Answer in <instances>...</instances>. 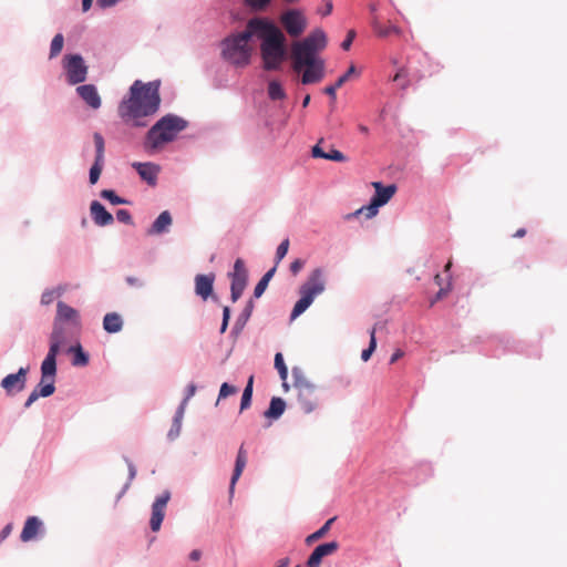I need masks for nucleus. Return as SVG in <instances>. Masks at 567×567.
Masks as SVG:
<instances>
[{
  "mask_svg": "<svg viewBox=\"0 0 567 567\" xmlns=\"http://www.w3.org/2000/svg\"><path fill=\"white\" fill-rule=\"evenodd\" d=\"M237 392V388L234 385H230L228 383H223L219 390L218 399H225L231 394H235Z\"/></svg>",
  "mask_w": 567,
  "mask_h": 567,
  "instance_id": "49530a36",
  "label": "nucleus"
},
{
  "mask_svg": "<svg viewBox=\"0 0 567 567\" xmlns=\"http://www.w3.org/2000/svg\"><path fill=\"white\" fill-rule=\"evenodd\" d=\"M355 72V66L350 65L348 71L343 75H341L334 84L324 87V93L329 95L332 100H336L337 90L340 89Z\"/></svg>",
  "mask_w": 567,
  "mask_h": 567,
  "instance_id": "7c9ffc66",
  "label": "nucleus"
},
{
  "mask_svg": "<svg viewBox=\"0 0 567 567\" xmlns=\"http://www.w3.org/2000/svg\"><path fill=\"white\" fill-rule=\"evenodd\" d=\"M379 207L380 206H374V203L371 200L368 206H363L357 209L354 213L347 215V219L359 216L361 214H364L367 218H372L378 214Z\"/></svg>",
  "mask_w": 567,
  "mask_h": 567,
  "instance_id": "e433bc0d",
  "label": "nucleus"
},
{
  "mask_svg": "<svg viewBox=\"0 0 567 567\" xmlns=\"http://www.w3.org/2000/svg\"><path fill=\"white\" fill-rule=\"evenodd\" d=\"M90 213L93 221L97 226H107L111 225L114 220L111 213H109L105 207L97 200H93L90 206Z\"/></svg>",
  "mask_w": 567,
  "mask_h": 567,
  "instance_id": "412c9836",
  "label": "nucleus"
},
{
  "mask_svg": "<svg viewBox=\"0 0 567 567\" xmlns=\"http://www.w3.org/2000/svg\"><path fill=\"white\" fill-rule=\"evenodd\" d=\"M101 196L107 200L111 202V204L113 205H121V204H126V200L118 197L114 190L112 189H104L101 192Z\"/></svg>",
  "mask_w": 567,
  "mask_h": 567,
  "instance_id": "37998d69",
  "label": "nucleus"
},
{
  "mask_svg": "<svg viewBox=\"0 0 567 567\" xmlns=\"http://www.w3.org/2000/svg\"><path fill=\"white\" fill-rule=\"evenodd\" d=\"M56 372L50 375H43V370L41 369V381L39 385L30 393L27 399L24 406L30 408L40 396L48 398L52 395L55 391L54 380Z\"/></svg>",
  "mask_w": 567,
  "mask_h": 567,
  "instance_id": "ddd939ff",
  "label": "nucleus"
},
{
  "mask_svg": "<svg viewBox=\"0 0 567 567\" xmlns=\"http://www.w3.org/2000/svg\"><path fill=\"white\" fill-rule=\"evenodd\" d=\"M406 78V73L404 72L403 69H401L400 71L396 72V74L393 76V81L398 82L402 79Z\"/></svg>",
  "mask_w": 567,
  "mask_h": 567,
  "instance_id": "0e129e2a",
  "label": "nucleus"
},
{
  "mask_svg": "<svg viewBox=\"0 0 567 567\" xmlns=\"http://www.w3.org/2000/svg\"><path fill=\"white\" fill-rule=\"evenodd\" d=\"M305 266V261L302 259H296L290 264V271L293 276H296Z\"/></svg>",
  "mask_w": 567,
  "mask_h": 567,
  "instance_id": "3c124183",
  "label": "nucleus"
},
{
  "mask_svg": "<svg viewBox=\"0 0 567 567\" xmlns=\"http://www.w3.org/2000/svg\"><path fill=\"white\" fill-rule=\"evenodd\" d=\"M275 272H276V266H275V267H272L271 269H269V270H268V271L262 276L261 280H262L264 282L269 284V281H270V279L274 277Z\"/></svg>",
  "mask_w": 567,
  "mask_h": 567,
  "instance_id": "052dcab7",
  "label": "nucleus"
},
{
  "mask_svg": "<svg viewBox=\"0 0 567 567\" xmlns=\"http://www.w3.org/2000/svg\"><path fill=\"white\" fill-rule=\"evenodd\" d=\"M289 249V239H285L280 243L276 251V266L285 258Z\"/></svg>",
  "mask_w": 567,
  "mask_h": 567,
  "instance_id": "a18cd8bd",
  "label": "nucleus"
},
{
  "mask_svg": "<svg viewBox=\"0 0 567 567\" xmlns=\"http://www.w3.org/2000/svg\"><path fill=\"white\" fill-rule=\"evenodd\" d=\"M324 271L321 268H316L310 272L307 280L300 286V299L296 302L292 309L291 319H296L301 313H303L313 302L315 298L321 295L324 291Z\"/></svg>",
  "mask_w": 567,
  "mask_h": 567,
  "instance_id": "423d86ee",
  "label": "nucleus"
},
{
  "mask_svg": "<svg viewBox=\"0 0 567 567\" xmlns=\"http://www.w3.org/2000/svg\"><path fill=\"white\" fill-rule=\"evenodd\" d=\"M172 225V216L165 210L159 214V216L153 223L151 229H148V235L154 234H163L168 230V227Z\"/></svg>",
  "mask_w": 567,
  "mask_h": 567,
  "instance_id": "bb28decb",
  "label": "nucleus"
},
{
  "mask_svg": "<svg viewBox=\"0 0 567 567\" xmlns=\"http://www.w3.org/2000/svg\"><path fill=\"white\" fill-rule=\"evenodd\" d=\"M93 141L95 145V159L99 162H104V138L100 133H94Z\"/></svg>",
  "mask_w": 567,
  "mask_h": 567,
  "instance_id": "ea45409f",
  "label": "nucleus"
},
{
  "mask_svg": "<svg viewBox=\"0 0 567 567\" xmlns=\"http://www.w3.org/2000/svg\"><path fill=\"white\" fill-rule=\"evenodd\" d=\"M135 475H136V468L132 463H130L128 464V482L126 483L125 488L128 487L131 482L135 478Z\"/></svg>",
  "mask_w": 567,
  "mask_h": 567,
  "instance_id": "13d9d810",
  "label": "nucleus"
},
{
  "mask_svg": "<svg viewBox=\"0 0 567 567\" xmlns=\"http://www.w3.org/2000/svg\"><path fill=\"white\" fill-rule=\"evenodd\" d=\"M246 464H247V450L245 449V445L241 444L238 450V453H237L235 468H234V473H233V476L230 480V486H229L230 494L234 493L235 485H236L237 481L239 480L240 475L243 474Z\"/></svg>",
  "mask_w": 567,
  "mask_h": 567,
  "instance_id": "393cba45",
  "label": "nucleus"
},
{
  "mask_svg": "<svg viewBox=\"0 0 567 567\" xmlns=\"http://www.w3.org/2000/svg\"><path fill=\"white\" fill-rule=\"evenodd\" d=\"M42 527V522L37 516L28 517L22 528L20 538L27 543L35 538Z\"/></svg>",
  "mask_w": 567,
  "mask_h": 567,
  "instance_id": "a878e982",
  "label": "nucleus"
},
{
  "mask_svg": "<svg viewBox=\"0 0 567 567\" xmlns=\"http://www.w3.org/2000/svg\"><path fill=\"white\" fill-rule=\"evenodd\" d=\"M375 327H373L370 331V343H369V347L368 349H364L361 353V359L363 361H368L372 353L374 352L375 348H377V339H375Z\"/></svg>",
  "mask_w": 567,
  "mask_h": 567,
  "instance_id": "4c0bfd02",
  "label": "nucleus"
},
{
  "mask_svg": "<svg viewBox=\"0 0 567 567\" xmlns=\"http://www.w3.org/2000/svg\"><path fill=\"white\" fill-rule=\"evenodd\" d=\"M120 0H97V4L102 8L115 6Z\"/></svg>",
  "mask_w": 567,
  "mask_h": 567,
  "instance_id": "bf43d9fd",
  "label": "nucleus"
},
{
  "mask_svg": "<svg viewBox=\"0 0 567 567\" xmlns=\"http://www.w3.org/2000/svg\"><path fill=\"white\" fill-rule=\"evenodd\" d=\"M116 218L120 223L123 224H132V216L131 213L126 209H118L116 212Z\"/></svg>",
  "mask_w": 567,
  "mask_h": 567,
  "instance_id": "de8ad7c7",
  "label": "nucleus"
},
{
  "mask_svg": "<svg viewBox=\"0 0 567 567\" xmlns=\"http://www.w3.org/2000/svg\"><path fill=\"white\" fill-rule=\"evenodd\" d=\"M292 69L296 72L303 70L301 75L302 84L318 83L323 79L324 62L322 59L310 58L309 62H303L302 58H291Z\"/></svg>",
  "mask_w": 567,
  "mask_h": 567,
  "instance_id": "1a4fd4ad",
  "label": "nucleus"
},
{
  "mask_svg": "<svg viewBox=\"0 0 567 567\" xmlns=\"http://www.w3.org/2000/svg\"><path fill=\"white\" fill-rule=\"evenodd\" d=\"M187 122L173 114H167L157 121L147 132L145 148L155 151L162 145L175 140L177 134L185 130Z\"/></svg>",
  "mask_w": 567,
  "mask_h": 567,
  "instance_id": "7ed1b4c3",
  "label": "nucleus"
},
{
  "mask_svg": "<svg viewBox=\"0 0 567 567\" xmlns=\"http://www.w3.org/2000/svg\"><path fill=\"white\" fill-rule=\"evenodd\" d=\"M81 327H73L71 323L53 322L50 336V349L42 361L43 375L54 374L56 371V355L60 348L78 336Z\"/></svg>",
  "mask_w": 567,
  "mask_h": 567,
  "instance_id": "20e7f679",
  "label": "nucleus"
},
{
  "mask_svg": "<svg viewBox=\"0 0 567 567\" xmlns=\"http://www.w3.org/2000/svg\"><path fill=\"white\" fill-rule=\"evenodd\" d=\"M268 284L267 282H264L261 279L259 280V282L256 285L255 287V290H254V296L255 298H259L261 297V295L265 292L266 288H267Z\"/></svg>",
  "mask_w": 567,
  "mask_h": 567,
  "instance_id": "864d4df0",
  "label": "nucleus"
},
{
  "mask_svg": "<svg viewBox=\"0 0 567 567\" xmlns=\"http://www.w3.org/2000/svg\"><path fill=\"white\" fill-rule=\"evenodd\" d=\"M526 235V229L525 228H519L516 230V233L513 235V237L515 238H522Z\"/></svg>",
  "mask_w": 567,
  "mask_h": 567,
  "instance_id": "338daca9",
  "label": "nucleus"
},
{
  "mask_svg": "<svg viewBox=\"0 0 567 567\" xmlns=\"http://www.w3.org/2000/svg\"><path fill=\"white\" fill-rule=\"evenodd\" d=\"M371 27L374 32V34L378 38L385 39L390 35H398L401 37L403 31L398 25L393 24L391 21H388L386 23H382L378 16H374L371 19Z\"/></svg>",
  "mask_w": 567,
  "mask_h": 567,
  "instance_id": "a211bd4d",
  "label": "nucleus"
},
{
  "mask_svg": "<svg viewBox=\"0 0 567 567\" xmlns=\"http://www.w3.org/2000/svg\"><path fill=\"white\" fill-rule=\"evenodd\" d=\"M64 69L70 84H79L86 80L87 66L81 55H66L64 58Z\"/></svg>",
  "mask_w": 567,
  "mask_h": 567,
  "instance_id": "f8f14e48",
  "label": "nucleus"
},
{
  "mask_svg": "<svg viewBox=\"0 0 567 567\" xmlns=\"http://www.w3.org/2000/svg\"><path fill=\"white\" fill-rule=\"evenodd\" d=\"M93 0H82L83 11H87L92 6Z\"/></svg>",
  "mask_w": 567,
  "mask_h": 567,
  "instance_id": "774afa93",
  "label": "nucleus"
},
{
  "mask_svg": "<svg viewBox=\"0 0 567 567\" xmlns=\"http://www.w3.org/2000/svg\"><path fill=\"white\" fill-rule=\"evenodd\" d=\"M215 275H197L195 277V292L204 300L213 293Z\"/></svg>",
  "mask_w": 567,
  "mask_h": 567,
  "instance_id": "4be33fe9",
  "label": "nucleus"
},
{
  "mask_svg": "<svg viewBox=\"0 0 567 567\" xmlns=\"http://www.w3.org/2000/svg\"><path fill=\"white\" fill-rule=\"evenodd\" d=\"M70 351L74 353V358L72 361L74 365L84 367L87 364L89 355L83 351L80 344H78L76 347H71Z\"/></svg>",
  "mask_w": 567,
  "mask_h": 567,
  "instance_id": "f704fd0d",
  "label": "nucleus"
},
{
  "mask_svg": "<svg viewBox=\"0 0 567 567\" xmlns=\"http://www.w3.org/2000/svg\"><path fill=\"white\" fill-rule=\"evenodd\" d=\"M63 43H64V39H63V35L61 33H58L54 35V38L52 39V42H51V48H50V58H55L56 55H59L63 49Z\"/></svg>",
  "mask_w": 567,
  "mask_h": 567,
  "instance_id": "58836bf2",
  "label": "nucleus"
},
{
  "mask_svg": "<svg viewBox=\"0 0 567 567\" xmlns=\"http://www.w3.org/2000/svg\"><path fill=\"white\" fill-rule=\"evenodd\" d=\"M286 409V402L278 396H274L270 401L268 410L265 412V416L268 419L280 417Z\"/></svg>",
  "mask_w": 567,
  "mask_h": 567,
  "instance_id": "c756f323",
  "label": "nucleus"
},
{
  "mask_svg": "<svg viewBox=\"0 0 567 567\" xmlns=\"http://www.w3.org/2000/svg\"><path fill=\"white\" fill-rule=\"evenodd\" d=\"M244 4L252 12H264L272 0H243Z\"/></svg>",
  "mask_w": 567,
  "mask_h": 567,
  "instance_id": "c9c22d12",
  "label": "nucleus"
},
{
  "mask_svg": "<svg viewBox=\"0 0 567 567\" xmlns=\"http://www.w3.org/2000/svg\"><path fill=\"white\" fill-rule=\"evenodd\" d=\"M104 162H99L97 159L94 161V164L92 165L90 169V183L93 185L97 183L100 175L103 169Z\"/></svg>",
  "mask_w": 567,
  "mask_h": 567,
  "instance_id": "79ce46f5",
  "label": "nucleus"
},
{
  "mask_svg": "<svg viewBox=\"0 0 567 567\" xmlns=\"http://www.w3.org/2000/svg\"><path fill=\"white\" fill-rule=\"evenodd\" d=\"M268 95L272 101L284 100L286 97L285 90L278 81H270L268 84Z\"/></svg>",
  "mask_w": 567,
  "mask_h": 567,
  "instance_id": "473e14b6",
  "label": "nucleus"
},
{
  "mask_svg": "<svg viewBox=\"0 0 567 567\" xmlns=\"http://www.w3.org/2000/svg\"><path fill=\"white\" fill-rule=\"evenodd\" d=\"M252 37L261 40L260 53L266 70H277L287 55L286 37L284 32L267 18L249 20Z\"/></svg>",
  "mask_w": 567,
  "mask_h": 567,
  "instance_id": "f03ea898",
  "label": "nucleus"
},
{
  "mask_svg": "<svg viewBox=\"0 0 567 567\" xmlns=\"http://www.w3.org/2000/svg\"><path fill=\"white\" fill-rule=\"evenodd\" d=\"M339 549L337 542H329L317 546L311 555L308 557V567H320L324 557L333 555Z\"/></svg>",
  "mask_w": 567,
  "mask_h": 567,
  "instance_id": "dca6fc26",
  "label": "nucleus"
},
{
  "mask_svg": "<svg viewBox=\"0 0 567 567\" xmlns=\"http://www.w3.org/2000/svg\"><path fill=\"white\" fill-rule=\"evenodd\" d=\"M292 378L300 409L305 413L313 412L319 403L316 385L307 379L301 368H292Z\"/></svg>",
  "mask_w": 567,
  "mask_h": 567,
  "instance_id": "0eeeda50",
  "label": "nucleus"
},
{
  "mask_svg": "<svg viewBox=\"0 0 567 567\" xmlns=\"http://www.w3.org/2000/svg\"><path fill=\"white\" fill-rule=\"evenodd\" d=\"M202 557V551L199 549H194L190 551L189 554V558L194 561H197L199 560Z\"/></svg>",
  "mask_w": 567,
  "mask_h": 567,
  "instance_id": "e2e57ef3",
  "label": "nucleus"
},
{
  "mask_svg": "<svg viewBox=\"0 0 567 567\" xmlns=\"http://www.w3.org/2000/svg\"><path fill=\"white\" fill-rule=\"evenodd\" d=\"M123 320L116 312L106 313L103 319V328L109 333H116L122 330Z\"/></svg>",
  "mask_w": 567,
  "mask_h": 567,
  "instance_id": "cd10ccee",
  "label": "nucleus"
},
{
  "mask_svg": "<svg viewBox=\"0 0 567 567\" xmlns=\"http://www.w3.org/2000/svg\"><path fill=\"white\" fill-rule=\"evenodd\" d=\"M357 33L354 30H349L348 33H347V37L346 39L343 40V42L341 43V48L346 51H348L350 48H351V44L355 38Z\"/></svg>",
  "mask_w": 567,
  "mask_h": 567,
  "instance_id": "09e8293b",
  "label": "nucleus"
},
{
  "mask_svg": "<svg viewBox=\"0 0 567 567\" xmlns=\"http://www.w3.org/2000/svg\"><path fill=\"white\" fill-rule=\"evenodd\" d=\"M12 532V524H8L3 527V529L0 533V543L4 540Z\"/></svg>",
  "mask_w": 567,
  "mask_h": 567,
  "instance_id": "4d7b16f0",
  "label": "nucleus"
},
{
  "mask_svg": "<svg viewBox=\"0 0 567 567\" xmlns=\"http://www.w3.org/2000/svg\"><path fill=\"white\" fill-rule=\"evenodd\" d=\"M195 392H196V385L190 383L187 386V394H186L185 399L183 400V402H185V406L187 405L188 400L195 394Z\"/></svg>",
  "mask_w": 567,
  "mask_h": 567,
  "instance_id": "6e6d98bb",
  "label": "nucleus"
},
{
  "mask_svg": "<svg viewBox=\"0 0 567 567\" xmlns=\"http://www.w3.org/2000/svg\"><path fill=\"white\" fill-rule=\"evenodd\" d=\"M279 21L285 31L292 38L300 37L307 29L308 20L300 9H288L281 13Z\"/></svg>",
  "mask_w": 567,
  "mask_h": 567,
  "instance_id": "9d476101",
  "label": "nucleus"
},
{
  "mask_svg": "<svg viewBox=\"0 0 567 567\" xmlns=\"http://www.w3.org/2000/svg\"><path fill=\"white\" fill-rule=\"evenodd\" d=\"M404 355V352L401 349H398L393 352L390 359V363L396 362L399 359H401Z\"/></svg>",
  "mask_w": 567,
  "mask_h": 567,
  "instance_id": "680f3d73",
  "label": "nucleus"
},
{
  "mask_svg": "<svg viewBox=\"0 0 567 567\" xmlns=\"http://www.w3.org/2000/svg\"><path fill=\"white\" fill-rule=\"evenodd\" d=\"M252 384H254V375H250L248 379L247 385L243 392L241 402H240V411H244L250 406L251 396H252Z\"/></svg>",
  "mask_w": 567,
  "mask_h": 567,
  "instance_id": "72a5a7b5",
  "label": "nucleus"
},
{
  "mask_svg": "<svg viewBox=\"0 0 567 567\" xmlns=\"http://www.w3.org/2000/svg\"><path fill=\"white\" fill-rule=\"evenodd\" d=\"M62 291L60 289L45 290L41 296L42 305H50L53 302L55 297L61 296Z\"/></svg>",
  "mask_w": 567,
  "mask_h": 567,
  "instance_id": "c03bdc74",
  "label": "nucleus"
},
{
  "mask_svg": "<svg viewBox=\"0 0 567 567\" xmlns=\"http://www.w3.org/2000/svg\"><path fill=\"white\" fill-rule=\"evenodd\" d=\"M184 413H185V402H182L181 405L178 406L176 413H175V416L173 419V424H172V427L171 430L168 431V439L169 440H175L179 433H181V429H182V421H183V417H184Z\"/></svg>",
  "mask_w": 567,
  "mask_h": 567,
  "instance_id": "c85d7f7f",
  "label": "nucleus"
},
{
  "mask_svg": "<svg viewBox=\"0 0 567 567\" xmlns=\"http://www.w3.org/2000/svg\"><path fill=\"white\" fill-rule=\"evenodd\" d=\"M336 520V517H332L330 519H328L322 527H320L318 530H316L315 533L310 534L309 536H307L306 538V544L307 545H311L312 543L321 539L322 537L326 536V534L329 532L332 523Z\"/></svg>",
  "mask_w": 567,
  "mask_h": 567,
  "instance_id": "2f4dec72",
  "label": "nucleus"
},
{
  "mask_svg": "<svg viewBox=\"0 0 567 567\" xmlns=\"http://www.w3.org/2000/svg\"><path fill=\"white\" fill-rule=\"evenodd\" d=\"M275 368L278 370L280 379L286 381L288 378V369L280 352L276 353L275 355Z\"/></svg>",
  "mask_w": 567,
  "mask_h": 567,
  "instance_id": "a19ab883",
  "label": "nucleus"
},
{
  "mask_svg": "<svg viewBox=\"0 0 567 567\" xmlns=\"http://www.w3.org/2000/svg\"><path fill=\"white\" fill-rule=\"evenodd\" d=\"M132 166L137 171L141 178L150 185H155L159 167L152 163H133Z\"/></svg>",
  "mask_w": 567,
  "mask_h": 567,
  "instance_id": "5701e85b",
  "label": "nucleus"
},
{
  "mask_svg": "<svg viewBox=\"0 0 567 567\" xmlns=\"http://www.w3.org/2000/svg\"><path fill=\"white\" fill-rule=\"evenodd\" d=\"M126 282L132 286V287H137V288H142L144 286V282L141 278L138 277H134V276H128L126 277Z\"/></svg>",
  "mask_w": 567,
  "mask_h": 567,
  "instance_id": "5fc2aeb1",
  "label": "nucleus"
},
{
  "mask_svg": "<svg viewBox=\"0 0 567 567\" xmlns=\"http://www.w3.org/2000/svg\"><path fill=\"white\" fill-rule=\"evenodd\" d=\"M372 186L375 189V194L371 198L374 203V206H383L385 205L395 194L396 186L394 184L383 186L380 182H373Z\"/></svg>",
  "mask_w": 567,
  "mask_h": 567,
  "instance_id": "6ab92c4d",
  "label": "nucleus"
},
{
  "mask_svg": "<svg viewBox=\"0 0 567 567\" xmlns=\"http://www.w3.org/2000/svg\"><path fill=\"white\" fill-rule=\"evenodd\" d=\"M171 499V492L164 491L161 495L156 497L152 505V516L150 520V526L153 532H158L162 525V522L165 517V508Z\"/></svg>",
  "mask_w": 567,
  "mask_h": 567,
  "instance_id": "4468645a",
  "label": "nucleus"
},
{
  "mask_svg": "<svg viewBox=\"0 0 567 567\" xmlns=\"http://www.w3.org/2000/svg\"><path fill=\"white\" fill-rule=\"evenodd\" d=\"M323 143H324L323 138H320L318 141V143L312 147V150H311L312 157L323 158V159L339 162V163L347 161V157L344 156V154L333 147H330L329 151L326 152L322 147Z\"/></svg>",
  "mask_w": 567,
  "mask_h": 567,
  "instance_id": "aec40b11",
  "label": "nucleus"
},
{
  "mask_svg": "<svg viewBox=\"0 0 567 567\" xmlns=\"http://www.w3.org/2000/svg\"><path fill=\"white\" fill-rule=\"evenodd\" d=\"M231 279L230 299L236 302L243 295L248 280V271L243 259L238 258L234 264V270L228 275Z\"/></svg>",
  "mask_w": 567,
  "mask_h": 567,
  "instance_id": "9b49d317",
  "label": "nucleus"
},
{
  "mask_svg": "<svg viewBox=\"0 0 567 567\" xmlns=\"http://www.w3.org/2000/svg\"><path fill=\"white\" fill-rule=\"evenodd\" d=\"M54 322H65L71 323L73 327H81V319L78 310L68 306L63 301H59L56 305Z\"/></svg>",
  "mask_w": 567,
  "mask_h": 567,
  "instance_id": "f3484780",
  "label": "nucleus"
},
{
  "mask_svg": "<svg viewBox=\"0 0 567 567\" xmlns=\"http://www.w3.org/2000/svg\"><path fill=\"white\" fill-rule=\"evenodd\" d=\"M76 92L92 109H99L101 106V97L93 84L81 85L76 89Z\"/></svg>",
  "mask_w": 567,
  "mask_h": 567,
  "instance_id": "b1692460",
  "label": "nucleus"
},
{
  "mask_svg": "<svg viewBox=\"0 0 567 567\" xmlns=\"http://www.w3.org/2000/svg\"><path fill=\"white\" fill-rule=\"evenodd\" d=\"M327 47V35L322 29H315L303 40L296 41L291 45V58H302L303 62H309L310 58L318 59L319 51Z\"/></svg>",
  "mask_w": 567,
  "mask_h": 567,
  "instance_id": "6e6552de",
  "label": "nucleus"
},
{
  "mask_svg": "<svg viewBox=\"0 0 567 567\" xmlns=\"http://www.w3.org/2000/svg\"><path fill=\"white\" fill-rule=\"evenodd\" d=\"M161 104L159 82L143 83L136 80L130 87V95L118 105V115L133 126L147 125L145 117L154 115Z\"/></svg>",
  "mask_w": 567,
  "mask_h": 567,
  "instance_id": "f257e3e1",
  "label": "nucleus"
},
{
  "mask_svg": "<svg viewBox=\"0 0 567 567\" xmlns=\"http://www.w3.org/2000/svg\"><path fill=\"white\" fill-rule=\"evenodd\" d=\"M369 10H370V12L372 14V17H371V19H372L374 16H377L378 3H375V2L370 3L369 4Z\"/></svg>",
  "mask_w": 567,
  "mask_h": 567,
  "instance_id": "69168bd1",
  "label": "nucleus"
},
{
  "mask_svg": "<svg viewBox=\"0 0 567 567\" xmlns=\"http://www.w3.org/2000/svg\"><path fill=\"white\" fill-rule=\"evenodd\" d=\"M229 319H230V309H229V307H224L220 333H224L227 330Z\"/></svg>",
  "mask_w": 567,
  "mask_h": 567,
  "instance_id": "8fccbe9b",
  "label": "nucleus"
},
{
  "mask_svg": "<svg viewBox=\"0 0 567 567\" xmlns=\"http://www.w3.org/2000/svg\"><path fill=\"white\" fill-rule=\"evenodd\" d=\"M252 38L249 29V21L246 29L237 34L228 37L223 41L221 54L225 60L237 66H244L249 63L251 48L248 41Z\"/></svg>",
  "mask_w": 567,
  "mask_h": 567,
  "instance_id": "39448f33",
  "label": "nucleus"
},
{
  "mask_svg": "<svg viewBox=\"0 0 567 567\" xmlns=\"http://www.w3.org/2000/svg\"><path fill=\"white\" fill-rule=\"evenodd\" d=\"M28 371L29 368H20L17 373L8 374L2 379L1 386L7 394L12 395L25 388Z\"/></svg>",
  "mask_w": 567,
  "mask_h": 567,
  "instance_id": "2eb2a0df",
  "label": "nucleus"
},
{
  "mask_svg": "<svg viewBox=\"0 0 567 567\" xmlns=\"http://www.w3.org/2000/svg\"><path fill=\"white\" fill-rule=\"evenodd\" d=\"M323 3H324L323 8L319 9L318 13L323 17H327L332 12V9H333L332 0H323Z\"/></svg>",
  "mask_w": 567,
  "mask_h": 567,
  "instance_id": "603ef678",
  "label": "nucleus"
}]
</instances>
